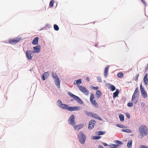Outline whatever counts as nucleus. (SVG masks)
<instances>
[{
    "label": "nucleus",
    "instance_id": "27",
    "mask_svg": "<svg viewBox=\"0 0 148 148\" xmlns=\"http://www.w3.org/2000/svg\"><path fill=\"white\" fill-rule=\"evenodd\" d=\"M117 76L119 78H121L123 76V74L122 72H119L117 74Z\"/></svg>",
    "mask_w": 148,
    "mask_h": 148
},
{
    "label": "nucleus",
    "instance_id": "41",
    "mask_svg": "<svg viewBox=\"0 0 148 148\" xmlns=\"http://www.w3.org/2000/svg\"><path fill=\"white\" fill-rule=\"evenodd\" d=\"M139 148H148V147L145 145H141L140 146Z\"/></svg>",
    "mask_w": 148,
    "mask_h": 148
},
{
    "label": "nucleus",
    "instance_id": "15",
    "mask_svg": "<svg viewBox=\"0 0 148 148\" xmlns=\"http://www.w3.org/2000/svg\"><path fill=\"white\" fill-rule=\"evenodd\" d=\"M55 83L56 85L58 88H60V81L59 78H57V79H55Z\"/></svg>",
    "mask_w": 148,
    "mask_h": 148
},
{
    "label": "nucleus",
    "instance_id": "43",
    "mask_svg": "<svg viewBox=\"0 0 148 148\" xmlns=\"http://www.w3.org/2000/svg\"><path fill=\"white\" fill-rule=\"evenodd\" d=\"M139 74H138L136 75V76L135 77V78L134 79V80L136 81H137V80L138 79V78L139 77Z\"/></svg>",
    "mask_w": 148,
    "mask_h": 148
},
{
    "label": "nucleus",
    "instance_id": "39",
    "mask_svg": "<svg viewBox=\"0 0 148 148\" xmlns=\"http://www.w3.org/2000/svg\"><path fill=\"white\" fill-rule=\"evenodd\" d=\"M54 1L53 0H52L50 2L49 6L51 7H53V5Z\"/></svg>",
    "mask_w": 148,
    "mask_h": 148
},
{
    "label": "nucleus",
    "instance_id": "35",
    "mask_svg": "<svg viewBox=\"0 0 148 148\" xmlns=\"http://www.w3.org/2000/svg\"><path fill=\"white\" fill-rule=\"evenodd\" d=\"M85 112L87 115L92 116V115L93 113L89 112L86 111H85Z\"/></svg>",
    "mask_w": 148,
    "mask_h": 148
},
{
    "label": "nucleus",
    "instance_id": "12",
    "mask_svg": "<svg viewBox=\"0 0 148 148\" xmlns=\"http://www.w3.org/2000/svg\"><path fill=\"white\" fill-rule=\"evenodd\" d=\"M32 53V51L30 50H27L26 51V56L27 58L29 59H31L32 56H31V54Z\"/></svg>",
    "mask_w": 148,
    "mask_h": 148
},
{
    "label": "nucleus",
    "instance_id": "54",
    "mask_svg": "<svg viewBox=\"0 0 148 148\" xmlns=\"http://www.w3.org/2000/svg\"><path fill=\"white\" fill-rule=\"evenodd\" d=\"M73 99H71V101H73Z\"/></svg>",
    "mask_w": 148,
    "mask_h": 148
},
{
    "label": "nucleus",
    "instance_id": "13",
    "mask_svg": "<svg viewBox=\"0 0 148 148\" xmlns=\"http://www.w3.org/2000/svg\"><path fill=\"white\" fill-rule=\"evenodd\" d=\"M59 107L61 108H62L64 110H69V106L65 104H62L61 105L59 106Z\"/></svg>",
    "mask_w": 148,
    "mask_h": 148
},
{
    "label": "nucleus",
    "instance_id": "17",
    "mask_svg": "<svg viewBox=\"0 0 148 148\" xmlns=\"http://www.w3.org/2000/svg\"><path fill=\"white\" fill-rule=\"evenodd\" d=\"M147 74H146L143 79L144 82L145 83L146 85H148V80L147 78Z\"/></svg>",
    "mask_w": 148,
    "mask_h": 148
},
{
    "label": "nucleus",
    "instance_id": "47",
    "mask_svg": "<svg viewBox=\"0 0 148 148\" xmlns=\"http://www.w3.org/2000/svg\"><path fill=\"white\" fill-rule=\"evenodd\" d=\"M145 105V104L144 102H141L140 103V106L141 107H143Z\"/></svg>",
    "mask_w": 148,
    "mask_h": 148
},
{
    "label": "nucleus",
    "instance_id": "3",
    "mask_svg": "<svg viewBox=\"0 0 148 148\" xmlns=\"http://www.w3.org/2000/svg\"><path fill=\"white\" fill-rule=\"evenodd\" d=\"M90 100L91 104L93 106H95L96 107L98 106V104L95 99L94 95L93 93L90 94Z\"/></svg>",
    "mask_w": 148,
    "mask_h": 148
},
{
    "label": "nucleus",
    "instance_id": "32",
    "mask_svg": "<svg viewBox=\"0 0 148 148\" xmlns=\"http://www.w3.org/2000/svg\"><path fill=\"white\" fill-rule=\"evenodd\" d=\"M122 131L127 133H130L131 132V130L129 129H122Z\"/></svg>",
    "mask_w": 148,
    "mask_h": 148
},
{
    "label": "nucleus",
    "instance_id": "7",
    "mask_svg": "<svg viewBox=\"0 0 148 148\" xmlns=\"http://www.w3.org/2000/svg\"><path fill=\"white\" fill-rule=\"evenodd\" d=\"M74 118L75 116L74 115L72 114L68 120V122L69 123L73 126L75 125V124Z\"/></svg>",
    "mask_w": 148,
    "mask_h": 148
},
{
    "label": "nucleus",
    "instance_id": "26",
    "mask_svg": "<svg viewBox=\"0 0 148 148\" xmlns=\"http://www.w3.org/2000/svg\"><path fill=\"white\" fill-rule=\"evenodd\" d=\"M96 96L98 98H99L100 97L101 95V93L100 90H97L96 91Z\"/></svg>",
    "mask_w": 148,
    "mask_h": 148
},
{
    "label": "nucleus",
    "instance_id": "14",
    "mask_svg": "<svg viewBox=\"0 0 148 148\" xmlns=\"http://www.w3.org/2000/svg\"><path fill=\"white\" fill-rule=\"evenodd\" d=\"M109 67V66H107L104 69V77L106 78L108 76V71Z\"/></svg>",
    "mask_w": 148,
    "mask_h": 148
},
{
    "label": "nucleus",
    "instance_id": "24",
    "mask_svg": "<svg viewBox=\"0 0 148 148\" xmlns=\"http://www.w3.org/2000/svg\"><path fill=\"white\" fill-rule=\"evenodd\" d=\"M82 83V81L80 79H78V80H75L74 81V84H81Z\"/></svg>",
    "mask_w": 148,
    "mask_h": 148
},
{
    "label": "nucleus",
    "instance_id": "42",
    "mask_svg": "<svg viewBox=\"0 0 148 148\" xmlns=\"http://www.w3.org/2000/svg\"><path fill=\"white\" fill-rule=\"evenodd\" d=\"M46 78L49 75V73L48 72H46L43 75Z\"/></svg>",
    "mask_w": 148,
    "mask_h": 148
},
{
    "label": "nucleus",
    "instance_id": "1",
    "mask_svg": "<svg viewBox=\"0 0 148 148\" xmlns=\"http://www.w3.org/2000/svg\"><path fill=\"white\" fill-rule=\"evenodd\" d=\"M139 130L140 132V135L139 136V138H141L147 135L148 131L147 127L145 125L141 126Z\"/></svg>",
    "mask_w": 148,
    "mask_h": 148
},
{
    "label": "nucleus",
    "instance_id": "4",
    "mask_svg": "<svg viewBox=\"0 0 148 148\" xmlns=\"http://www.w3.org/2000/svg\"><path fill=\"white\" fill-rule=\"evenodd\" d=\"M79 141L80 143L82 144L84 143L86 139V136L82 132L79 133L78 135Z\"/></svg>",
    "mask_w": 148,
    "mask_h": 148
},
{
    "label": "nucleus",
    "instance_id": "18",
    "mask_svg": "<svg viewBox=\"0 0 148 148\" xmlns=\"http://www.w3.org/2000/svg\"><path fill=\"white\" fill-rule=\"evenodd\" d=\"M92 117L95 118L97 119H98L100 120H102L101 118L97 114L95 113H92Z\"/></svg>",
    "mask_w": 148,
    "mask_h": 148
},
{
    "label": "nucleus",
    "instance_id": "34",
    "mask_svg": "<svg viewBox=\"0 0 148 148\" xmlns=\"http://www.w3.org/2000/svg\"><path fill=\"white\" fill-rule=\"evenodd\" d=\"M85 112L87 115L92 116V115L93 113L89 112L86 111H85Z\"/></svg>",
    "mask_w": 148,
    "mask_h": 148
},
{
    "label": "nucleus",
    "instance_id": "38",
    "mask_svg": "<svg viewBox=\"0 0 148 148\" xmlns=\"http://www.w3.org/2000/svg\"><path fill=\"white\" fill-rule=\"evenodd\" d=\"M97 134L99 135H103L105 134V132H97Z\"/></svg>",
    "mask_w": 148,
    "mask_h": 148
},
{
    "label": "nucleus",
    "instance_id": "52",
    "mask_svg": "<svg viewBox=\"0 0 148 148\" xmlns=\"http://www.w3.org/2000/svg\"><path fill=\"white\" fill-rule=\"evenodd\" d=\"M86 79V80H87V81L88 82L90 80V78L89 77H87Z\"/></svg>",
    "mask_w": 148,
    "mask_h": 148
},
{
    "label": "nucleus",
    "instance_id": "36",
    "mask_svg": "<svg viewBox=\"0 0 148 148\" xmlns=\"http://www.w3.org/2000/svg\"><path fill=\"white\" fill-rule=\"evenodd\" d=\"M57 105L59 106H59L60 105H61L62 104H63L61 101L59 100H58L57 101Z\"/></svg>",
    "mask_w": 148,
    "mask_h": 148
},
{
    "label": "nucleus",
    "instance_id": "25",
    "mask_svg": "<svg viewBox=\"0 0 148 148\" xmlns=\"http://www.w3.org/2000/svg\"><path fill=\"white\" fill-rule=\"evenodd\" d=\"M119 117L121 121L123 122L124 121V116L123 114H120Z\"/></svg>",
    "mask_w": 148,
    "mask_h": 148
},
{
    "label": "nucleus",
    "instance_id": "20",
    "mask_svg": "<svg viewBox=\"0 0 148 148\" xmlns=\"http://www.w3.org/2000/svg\"><path fill=\"white\" fill-rule=\"evenodd\" d=\"M83 125H77L74 127L75 129V130H79L81 129L83 127Z\"/></svg>",
    "mask_w": 148,
    "mask_h": 148
},
{
    "label": "nucleus",
    "instance_id": "50",
    "mask_svg": "<svg viewBox=\"0 0 148 148\" xmlns=\"http://www.w3.org/2000/svg\"><path fill=\"white\" fill-rule=\"evenodd\" d=\"M143 3L144 4V5H146V3L144 0H141Z\"/></svg>",
    "mask_w": 148,
    "mask_h": 148
},
{
    "label": "nucleus",
    "instance_id": "40",
    "mask_svg": "<svg viewBox=\"0 0 148 148\" xmlns=\"http://www.w3.org/2000/svg\"><path fill=\"white\" fill-rule=\"evenodd\" d=\"M116 125L118 127L121 128H124L125 127L123 125L121 124H117Z\"/></svg>",
    "mask_w": 148,
    "mask_h": 148
},
{
    "label": "nucleus",
    "instance_id": "9",
    "mask_svg": "<svg viewBox=\"0 0 148 148\" xmlns=\"http://www.w3.org/2000/svg\"><path fill=\"white\" fill-rule=\"evenodd\" d=\"M95 123L96 122L95 121L91 120L89 122L88 128L90 130L92 129L94 127Z\"/></svg>",
    "mask_w": 148,
    "mask_h": 148
},
{
    "label": "nucleus",
    "instance_id": "10",
    "mask_svg": "<svg viewBox=\"0 0 148 148\" xmlns=\"http://www.w3.org/2000/svg\"><path fill=\"white\" fill-rule=\"evenodd\" d=\"M34 51H32V53H39L40 52L41 47L40 46H36L34 47Z\"/></svg>",
    "mask_w": 148,
    "mask_h": 148
},
{
    "label": "nucleus",
    "instance_id": "31",
    "mask_svg": "<svg viewBox=\"0 0 148 148\" xmlns=\"http://www.w3.org/2000/svg\"><path fill=\"white\" fill-rule=\"evenodd\" d=\"M115 143L116 144H118L120 145H123V144L122 142L118 140H115Z\"/></svg>",
    "mask_w": 148,
    "mask_h": 148
},
{
    "label": "nucleus",
    "instance_id": "37",
    "mask_svg": "<svg viewBox=\"0 0 148 148\" xmlns=\"http://www.w3.org/2000/svg\"><path fill=\"white\" fill-rule=\"evenodd\" d=\"M101 137L99 136H95L93 137V139L97 140L99 139Z\"/></svg>",
    "mask_w": 148,
    "mask_h": 148
},
{
    "label": "nucleus",
    "instance_id": "33",
    "mask_svg": "<svg viewBox=\"0 0 148 148\" xmlns=\"http://www.w3.org/2000/svg\"><path fill=\"white\" fill-rule=\"evenodd\" d=\"M54 29L56 31L58 30L59 28L58 26L56 24H55L54 25Z\"/></svg>",
    "mask_w": 148,
    "mask_h": 148
},
{
    "label": "nucleus",
    "instance_id": "53",
    "mask_svg": "<svg viewBox=\"0 0 148 148\" xmlns=\"http://www.w3.org/2000/svg\"><path fill=\"white\" fill-rule=\"evenodd\" d=\"M98 148H104L101 145H100L99 146Z\"/></svg>",
    "mask_w": 148,
    "mask_h": 148
},
{
    "label": "nucleus",
    "instance_id": "5",
    "mask_svg": "<svg viewBox=\"0 0 148 148\" xmlns=\"http://www.w3.org/2000/svg\"><path fill=\"white\" fill-rule=\"evenodd\" d=\"M78 87L79 90L86 95H88L89 94L88 90L85 87L82 86L78 85Z\"/></svg>",
    "mask_w": 148,
    "mask_h": 148
},
{
    "label": "nucleus",
    "instance_id": "45",
    "mask_svg": "<svg viewBox=\"0 0 148 148\" xmlns=\"http://www.w3.org/2000/svg\"><path fill=\"white\" fill-rule=\"evenodd\" d=\"M97 79L98 80L99 82H102L101 78L100 77H99V76L98 77H97Z\"/></svg>",
    "mask_w": 148,
    "mask_h": 148
},
{
    "label": "nucleus",
    "instance_id": "23",
    "mask_svg": "<svg viewBox=\"0 0 148 148\" xmlns=\"http://www.w3.org/2000/svg\"><path fill=\"white\" fill-rule=\"evenodd\" d=\"M119 93L118 90L117 89L116 91L113 93V97L114 98L118 96Z\"/></svg>",
    "mask_w": 148,
    "mask_h": 148
},
{
    "label": "nucleus",
    "instance_id": "21",
    "mask_svg": "<svg viewBox=\"0 0 148 148\" xmlns=\"http://www.w3.org/2000/svg\"><path fill=\"white\" fill-rule=\"evenodd\" d=\"M137 97V96H134V95H133L132 96V100L135 103H136L137 102V100L136 99Z\"/></svg>",
    "mask_w": 148,
    "mask_h": 148
},
{
    "label": "nucleus",
    "instance_id": "2",
    "mask_svg": "<svg viewBox=\"0 0 148 148\" xmlns=\"http://www.w3.org/2000/svg\"><path fill=\"white\" fill-rule=\"evenodd\" d=\"M67 93L71 97L73 98L74 99L80 104H83V102L79 97L73 95L71 92H68Z\"/></svg>",
    "mask_w": 148,
    "mask_h": 148
},
{
    "label": "nucleus",
    "instance_id": "19",
    "mask_svg": "<svg viewBox=\"0 0 148 148\" xmlns=\"http://www.w3.org/2000/svg\"><path fill=\"white\" fill-rule=\"evenodd\" d=\"M38 38L36 37L33 40L32 42V43L34 45H36L38 44Z\"/></svg>",
    "mask_w": 148,
    "mask_h": 148
},
{
    "label": "nucleus",
    "instance_id": "22",
    "mask_svg": "<svg viewBox=\"0 0 148 148\" xmlns=\"http://www.w3.org/2000/svg\"><path fill=\"white\" fill-rule=\"evenodd\" d=\"M132 140H129L127 142V146L128 148H131L132 146Z\"/></svg>",
    "mask_w": 148,
    "mask_h": 148
},
{
    "label": "nucleus",
    "instance_id": "16",
    "mask_svg": "<svg viewBox=\"0 0 148 148\" xmlns=\"http://www.w3.org/2000/svg\"><path fill=\"white\" fill-rule=\"evenodd\" d=\"M139 91L138 88L137 87L136 88L133 95L138 97L139 95Z\"/></svg>",
    "mask_w": 148,
    "mask_h": 148
},
{
    "label": "nucleus",
    "instance_id": "44",
    "mask_svg": "<svg viewBox=\"0 0 148 148\" xmlns=\"http://www.w3.org/2000/svg\"><path fill=\"white\" fill-rule=\"evenodd\" d=\"M133 104L132 103H129L127 104V106L128 107H132Z\"/></svg>",
    "mask_w": 148,
    "mask_h": 148
},
{
    "label": "nucleus",
    "instance_id": "8",
    "mask_svg": "<svg viewBox=\"0 0 148 148\" xmlns=\"http://www.w3.org/2000/svg\"><path fill=\"white\" fill-rule=\"evenodd\" d=\"M21 40V39L20 38H16L14 39L9 40L8 41V42L10 44H14L18 42Z\"/></svg>",
    "mask_w": 148,
    "mask_h": 148
},
{
    "label": "nucleus",
    "instance_id": "49",
    "mask_svg": "<svg viewBox=\"0 0 148 148\" xmlns=\"http://www.w3.org/2000/svg\"><path fill=\"white\" fill-rule=\"evenodd\" d=\"M45 77H46L44 76V75H43L42 76V79L43 80H45Z\"/></svg>",
    "mask_w": 148,
    "mask_h": 148
},
{
    "label": "nucleus",
    "instance_id": "28",
    "mask_svg": "<svg viewBox=\"0 0 148 148\" xmlns=\"http://www.w3.org/2000/svg\"><path fill=\"white\" fill-rule=\"evenodd\" d=\"M119 145L112 144L110 145L112 148H116L119 146Z\"/></svg>",
    "mask_w": 148,
    "mask_h": 148
},
{
    "label": "nucleus",
    "instance_id": "11",
    "mask_svg": "<svg viewBox=\"0 0 148 148\" xmlns=\"http://www.w3.org/2000/svg\"><path fill=\"white\" fill-rule=\"evenodd\" d=\"M69 110L71 111L79 110L80 109V106L69 107Z\"/></svg>",
    "mask_w": 148,
    "mask_h": 148
},
{
    "label": "nucleus",
    "instance_id": "48",
    "mask_svg": "<svg viewBox=\"0 0 148 148\" xmlns=\"http://www.w3.org/2000/svg\"><path fill=\"white\" fill-rule=\"evenodd\" d=\"M126 116L128 118H130V114L128 113L126 114Z\"/></svg>",
    "mask_w": 148,
    "mask_h": 148
},
{
    "label": "nucleus",
    "instance_id": "46",
    "mask_svg": "<svg viewBox=\"0 0 148 148\" xmlns=\"http://www.w3.org/2000/svg\"><path fill=\"white\" fill-rule=\"evenodd\" d=\"M99 88L98 86L93 87L92 88V89L94 90H97L99 89Z\"/></svg>",
    "mask_w": 148,
    "mask_h": 148
},
{
    "label": "nucleus",
    "instance_id": "51",
    "mask_svg": "<svg viewBox=\"0 0 148 148\" xmlns=\"http://www.w3.org/2000/svg\"><path fill=\"white\" fill-rule=\"evenodd\" d=\"M103 144L104 146H105L108 145L106 143H103Z\"/></svg>",
    "mask_w": 148,
    "mask_h": 148
},
{
    "label": "nucleus",
    "instance_id": "29",
    "mask_svg": "<svg viewBox=\"0 0 148 148\" xmlns=\"http://www.w3.org/2000/svg\"><path fill=\"white\" fill-rule=\"evenodd\" d=\"M52 77L54 79H57V78H58L56 74L53 72L52 73Z\"/></svg>",
    "mask_w": 148,
    "mask_h": 148
},
{
    "label": "nucleus",
    "instance_id": "30",
    "mask_svg": "<svg viewBox=\"0 0 148 148\" xmlns=\"http://www.w3.org/2000/svg\"><path fill=\"white\" fill-rule=\"evenodd\" d=\"M109 88L112 91H113L115 90V87L112 85H110Z\"/></svg>",
    "mask_w": 148,
    "mask_h": 148
},
{
    "label": "nucleus",
    "instance_id": "6",
    "mask_svg": "<svg viewBox=\"0 0 148 148\" xmlns=\"http://www.w3.org/2000/svg\"><path fill=\"white\" fill-rule=\"evenodd\" d=\"M140 89L142 96L143 98H145L147 97V92L143 87L142 84H141L140 85Z\"/></svg>",
    "mask_w": 148,
    "mask_h": 148
}]
</instances>
